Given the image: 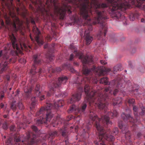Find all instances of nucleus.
<instances>
[{
    "mask_svg": "<svg viewBox=\"0 0 145 145\" xmlns=\"http://www.w3.org/2000/svg\"><path fill=\"white\" fill-rule=\"evenodd\" d=\"M71 4L75 10H80L78 14H75L72 18L73 24L81 25L82 23L90 24L88 27L87 32L92 30V24H99L101 29L97 37L100 39L103 36H105L107 26L105 20L107 19L105 11L97 9L108 7V12L113 17L120 19L123 16V12L130 6V4L136 5L139 7H143L145 10V0H106L107 4H101L97 0H65Z\"/></svg>",
    "mask_w": 145,
    "mask_h": 145,
    "instance_id": "nucleus-1",
    "label": "nucleus"
},
{
    "mask_svg": "<svg viewBox=\"0 0 145 145\" xmlns=\"http://www.w3.org/2000/svg\"><path fill=\"white\" fill-rule=\"evenodd\" d=\"M77 80L74 82V84H77L78 86H80L79 87L78 91L77 93L72 95V97L69 101H68V103H73L79 101L81 98V92H83V89L81 84H85L84 87V92L86 95V99L87 101L89 102L90 106L93 105L95 106L94 104L95 101H97L98 97H99L97 92L99 91H103L102 90H98L97 91L92 89V90L90 89L88 84L89 83L97 84V80L96 77L91 78V77L89 78L86 77H84L81 81V83L78 81V78L77 77Z\"/></svg>",
    "mask_w": 145,
    "mask_h": 145,
    "instance_id": "nucleus-2",
    "label": "nucleus"
},
{
    "mask_svg": "<svg viewBox=\"0 0 145 145\" xmlns=\"http://www.w3.org/2000/svg\"><path fill=\"white\" fill-rule=\"evenodd\" d=\"M99 82L101 84L105 85H109V86L108 87L105 88L103 91H99L97 92L99 97L97 101H95L94 103L95 105L94 106H97L100 109L104 110L105 112H106L107 110V106L108 104V100L110 99L112 94L114 95H115L119 91L118 89H116L112 92L111 88H119L120 86V82L114 80L109 83L108 78L105 77L101 78Z\"/></svg>",
    "mask_w": 145,
    "mask_h": 145,
    "instance_id": "nucleus-3",
    "label": "nucleus"
},
{
    "mask_svg": "<svg viewBox=\"0 0 145 145\" xmlns=\"http://www.w3.org/2000/svg\"><path fill=\"white\" fill-rule=\"evenodd\" d=\"M70 48L74 49L73 53L76 56L78 57L79 59L81 60L83 65V73L86 76L91 75L93 72L99 76L104 75L111 71L110 69L106 68L104 66L96 67L93 66L92 68L89 69L86 65L87 64H91L93 63L92 58L91 57L84 56L82 53L78 52L77 49L73 45H70Z\"/></svg>",
    "mask_w": 145,
    "mask_h": 145,
    "instance_id": "nucleus-4",
    "label": "nucleus"
},
{
    "mask_svg": "<svg viewBox=\"0 0 145 145\" xmlns=\"http://www.w3.org/2000/svg\"><path fill=\"white\" fill-rule=\"evenodd\" d=\"M64 104V102L63 100L58 101L55 103L54 105L50 102H46L45 106L41 107L35 114L36 116L42 115L36 120V124L39 126L43 123H46V122L49 121L53 116L51 110L53 107L57 109L59 107L63 106Z\"/></svg>",
    "mask_w": 145,
    "mask_h": 145,
    "instance_id": "nucleus-5",
    "label": "nucleus"
},
{
    "mask_svg": "<svg viewBox=\"0 0 145 145\" xmlns=\"http://www.w3.org/2000/svg\"><path fill=\"white\" fill-rule=\"evenodd\" d=\"M89 114L90 118L92 120L91 122L89 123V125H91L92 124L95 127H103L102 124H106L108 126L112 125V123L109 120V118L111 117L112 118L114 116H116L118 113L116 110H114L112 112H108V116L106 115H104L101 117V119L98 118L97 115L95 114V111L92 109L90 110Z\"/></svg>",
    "mask_w": 145,
    "mask_h": 145,
    "instance_id": "nucleus-6",
    "label": "nucleus"
},
{
    "mask_svg": "<svg viewBox=\"0 0 145 145\" xmlns=\"http://www.w3.org/2000/svg\"><path fill=\"white\" fill-rule=\"evenodd\" d=\"M34 132L28 131L26 136L23 135L14 137V141L16 145H33L36 142L35 139L38 135L37 127H32Z\"/></svg>",
    "mask_w": 145,
    "mask_h": 145,
    "instance_id": "nucleus-7",
    "label": "nucleus"
},
{
    "mask_svg": "<svg viewBox=\"0 0 145 145\" xmlns=\"http://www.w3.org/2000/svg\"><path fill=\"white\" fill-rule=\"evenodd\" d=\"M9 14L10 16H7V14L4 16L6 24L9 25H11L15 32L19 30L20 33L23 35H24V33L22 30L23 29L22 23L16 16L14 12L10 11Z\"/></svg>",
    "mask_w": 145,
    "mask_h": 145,
    "instance_id": "nucleus-8",
    "label": "nucleus"
},
{
    "mask_svg": "<svg viewBox=\"0 0 145 145\" xmlns=\"http://www.w3.org/2000/svg\"><path fill=\"white\" fill-rule=\"evenodd\" d=\"M97 131L98 133L99 137V141H95L94 143L97 145H99L100 144L102 145H105L103 144L102 139L104 138L106 140L111 142H112L114 139V137L111 135H109L107 133V131L105 130V127H96Z\"/></svg>",
    "mask_w": 145,
    "mask_h": 145,
    "instance_id": "nucleus-9",
    "label": "nucleus"
},
{
    "mask_svg": "<svg viewBox=\"0 0 145 145\" xmlns=\"http://www.w3.org/2000/svg\"><path fill=\"white\" fill-rule=\"evenodd\" d=\"M40 54H36L34 55L33 57V64L32 67V69L30 71V73L32 75L31 77V79L33 80L34 75L36 74H38L39 77H40V74L42 73H44L45 71L41 69H39V71H37L36 68L38 65L40 64L41 63V60L40 58Z\"/></svg>",
    "mask_w": 145,
    "mask_h": 145,
    "instance_id": "nucleus-10",
    "label": "nucleus"
},
{
    "mask_svg": "<svg viewBox=\"0 0 145 145\" xmlns=\"http://www.w3.org/2000/svg\"><path fill=\"white\" fill-rule=\"evenodd\" d=\"M68 79L67 77L64 76H63L59 78L58 79L54 78L50 83V84L52 85L49 91L47 93V96L50 97L51 94L54 93L55 91L54 88H57L60 86L61 84H65Z\"/></svg>",
    "mask_w": 145,
    "mask_h": 145,
    "instance_id": "nucleus-11",
    "label": "nucleus"
},
{
    "mask_svg": "<svg viewBox=\"0 0 145 145\" xmlns=\"http://www.w3.org/2000/svg\"><path fill=\"white\" fill-rule=\"evenodd\" d=\"M10 37L12 43V47L14 49H16L19 52L20 51V48L22 50H28L31 48V46L28 44H26L25 42H20L19 45L17 43V40L14 35L12 34Z\"/></svg>",
    "mask_w": 145,
    "mask_h": 145,
    "instance_id": "nucleus-12",
    "label": "nucleus"
},
{
    "mask_svg": "<svg viewBox=\"0 0 145 145\" xmlns=\"http://www.w3.org/2000/svg\"><path fill=\"white\" fill-rule=\"evenodd\" d=\"M9 57V55L6 51H0V58H2L4 60H6L4 62H2L0 64V73L7 70L8 68V64L12 62V59H8Z\"/></svg>",
    "mask_w": 145,
    "mask_h": 145,
    "instance_id": "nucleus-13",
    "label": "nucleus"
},
{
    "mask_svg": "<svg viewBox=\"0 0 145 145\" xmlns=\"http://www.w3.org/2000/svg\"><path fill=\"white\" fill-rule=\"evenodd\" d=\"M30 20L31 23L34 25L33 29V33L35 35V41L39 45H42L44 43L42 38L41 37V34L40 31L36 27L35 23L33 18L30 17Z\"/></svg>",
    "mask_w": 145,
    "mask_h": 145,
    "instance_id": "nucleus-14",
    "label": "nucleus"
},
{
    "mask_svg": "<svg viewBox=\"0 0 145 145\" xmlns=\"http://www.w3.org/2000/svg\"><path fill=\"white\" fill-rule=\"evenodd\" d=\"M87 106L86 104L84 102L82 103L79 107H78L75 105H73L68 110V112L69 113L74 112L76 114L84 113Z\"/></svg>",
    "mask_w": 145,
    "mask_h": 145,
    "instance_id": "nucleus-15",
    "label": "nucleus"
},
{
    "mask_svg": "<svg viewBox=\"0 0 145 145\" xmlns=\"http://www.w3.org/2000/svg\"><path fill=\"white\" fill-rule=\"evenodd\" d=\"M55 46V44H53L49 46H48L47 44L44 45V49L48 48V51L46 57L47 59L51 61L53 60L54 58V56L53 54V53L54 51Z\"/></svg>",
    "mask_w": 145,
    "mask_h": 145,
    "instance_id": "nucleus-16",
    "label": "nucleus"
},
{
    "mask_svg": "<svg viewBox=\"0 0 145 145\" xmlns=\"http://www.w3.org/2000/svg\"><path fill=\"white\" fill-rule=\"evenodd\" d=\"M17 107H18L20 109L22 110L24 108L21 101H18L16 103L15 101L12 102L10 105V108L13 111H15Z\"/></svg>",
    "mask_w": 145,
    "mask_h": 145,
    "instance_id": "nucleus-17",
    "label": "nucleus"
},
{
    "mask_svg": "<svg viewBox=\"0 0 145 145\" xmlns=\"http://www.w3.org/2000/svg\"><path fill=\"white\" fill-rule=\"evenodd\" d=\"M16 11L18 14H21L24 18L25 17L27 14V10L23 5H20L19 7H18L16 8Z\"/></svg>",
    "mask_w": 145,
    "mask_h": 145,
    "instance_id": "nucleus-18",
    "label": "nucleus"
},
{
    "mask_svg": "<svg viewBox=\"0 0 145 145\" xmlns=\"http://www.w3.org/2000/svg\"><path fill=\"white\" fill-rule=\"evenodd\" d=\"M59 132L56 131L52 132L49 133V135H47L45 136V138L44 139H48L50 140V142H49V144H53V142L52 141V139H53L54 137L57 136Z\"/></svg>",
    "mask_w": 145,
    "mask_h": 145,
    "instance_id": "nucleus-19",
    "label": "nucleus"
},
{
    "mask_svg": "<svg viewBox=\"0 0 145 145\" xmlns=\"http://www.w3.org/2000/svg\"><path fill=\"white\" fill-rule=\"evenodd\" d=\"M40 87L39 84H37L35 89V92L36 95L39 97L40 100H42L45 99V96L42 94L40 91Z\"/></svg>",
    "mask_w": 145,
    "mask_h": 145,
    "instance_id": "nucleus-20",
    "label": "nucleus"
},
{
    "mask_svg": "<svg viewBox=\"0 0 145 145\" xmlns=\"http://www.w3.org/2000/svg\"><path fill=\"white\" fill-rule=\"evenodd\" d=\"M121 116L124 121H125L129 120L130 122L132 123H134L135 122V120L129 114H126L123 113L121 114Z\"/></svg>",
    "mask_w": 145,
    "mask_h": 145,
    "instance_id": "nucleus-21",
    "label": "nucleus"
},
{
    "mask_svg": "<svg viewBox=\"0 0 145 145\" xmlns=\"http://www.w3.org/2000/svg\"><path fill=\"white\" fill-rule=\"evenodd\" d=\"M85 39L86 40L87 45H89L90 44L93 40V37L90 36L89 32H87L85 31L84 33Z\"/></svg>",
    "mask_w": 145,
    "mask_h": 145,
    "instance_id": "nucleus-22",
    "label": "nucleus"
},
{
    "mask_svg": "<svg viewBox=\"0 0 145 145\" xmlns=\"http://www.w3.org/2000/svg\"><path fill=\"white\" fill-rule=\"evenodd\" d=\"M62 70V68L60 67H58L56 68V69H55L52 67H49L48 69V72L49 73H50L51 72H52L53 73H55L56 71L58 72H60Z\"/></svg>",
    "mask_w": 145,
    "mask_h": 145,
    "instance_id": "nucleus-23",
    "label": "nucleus"
},
{
    "mask_svg": "<svg viewBox=\"0 0 145 145\" xmlns=\"http://www.w3.org/2000/svg\"><path fill=\"white\" fill-rule=\"evenodd\" d=\"M32 90V87H29L28 86L25 87L24 89V91L27 97L28 98L29 94Z\"/></svg>",
    "mask_w": 145,
    "mask_h": 145,
    "instance_id": "nucleus-24",
    "label": "nucleus"
},
{
    "mask_svg": "<svg viewBox=\"0 0 145 145\" xmlns=\"http://www.w3.org/2000/svg\"><path fill=\"white\" fill-rule=\"evenodd\" d=\"M122 100L120 97H118L115 99H113L112 100V104L114 106L117 105H119L122 102Z\"/></svg>",
    "mask_w": 145,
    "mask_h": 145,
    "instance_id": "nucleus-25",
    "label": "nucleus"
},
{
    "mask_svg": "<svg viewBox=\"0 0 145 145\" xmlns=\"http://www.w3.org/2000/svg\"><path fill=\"white\" fill-rule=\"evenodd\" d=\"M67 127H62L60 129V133L63 136L66 137L68 134V132L67 129Z\"/></svg>",
    "mask_w": 145,
    "mask_h": 145,
    "instance_id": "nucleus-26",
    "label": "nucleus"
},
{
    "mask_svg": "<svg viewBox=\"0 0 145 145\" xmlns=\"http://www.w3.org/2000/svg\"><path fill=\"white\" fill-rule=\"evenodd\" d=\"M139 16L138 14L137 13H131L129 16V18L131 20L134 21L135 19L137 18Z\"/></svg>",
    "mask_w": 145,
    "mask_h": 145,
    "instance_id": "nucleus-27",
    "label": "nucleus"
},
{
    "mask_svg": "<svg viewBox=\"0 0 145 145\" xmlns=\"http://www.w3.org/2000/svg\"><path fill=\"white\" fill-rule=\"evenodd\" d=\"M31 101H32V102L31 103V106H30V108L31 109L33 108L35 104V102L37 101L36 97H32L31 99Z\"/></svg>",
    "mask_w": 145,
    "mask_h": 145,
    "instance_id": "nucleus-28",
    "label": "nucleus"
},
{
    "mask_svg": "<svg viewBox=\"0 0 145 145\" xmlns=\"http://www.w3.org/2000/svg\"><path fill=\"white\" fill-rule=\"evenodd\" d=\"M122 69L121 65L120 64H118L114 67V71L116 72L117 71H121Z\"/></svg>",
    "mask_w": 145,
    "mask_h": 145,
    "instance_id": "nucleus-29",
    "label": "nucleus"
},
{
    "mask_svg": "<svg viewBox=\"0 0 145 145\" xmlns=\"http://www.w3.org/2000/svg\"><path fill=\"white\" fill-rule=\"evenodd\" d=\"M138 108L136 106H133V110L134 111V114L135 116V118L137 119L138 115Z\"/></svg>",
    "mask_w": 145,
    "mask_h": 145,
    "instance_id": "nucleus-30",
    "label": "nucleus"
},
{
    "mask_svg": "<svg viewBox=\"0 0 145 145\" xmlns=\"http://www.w3.org/2000/svg\"><path fill=\"white\" fill-rule=\"evenodd\" d=\"M135 102V100L133 99L128 98L125 101V103H128L129 105L133 104Z\"/></svg>",
    "mask_w": 145,
    "mask_h": 145,
    "instance_id": "nucleus-31",
    "label": "nucleus"
},
{
    "mask_svg": "<svg viewBox=\"0 0 145 145\" xmlns=\"http://www.w3.org/2000/svg\"><path fill=\"white\" fill-rule=\"evenodd\" d=\"M141 108L142 110V111L139 114L140 115L143 116L145 114V107L142 106V107H141Z\"/></svg>",
    "mask_w": 145,
    "mask_h": 145,
    "instance_id": "nucleus-32",
    "label": "nucleus"
},
{
    "mask_svg": "<svg viewBox=\"0 0 145 145\" xmlns=\"http://www.w3.org/2000/svg\"><path fill=\"white\" fill-rule=\"evenodd\" d=\"M63 121H64V119L61 118L59 116H58L56 117V123H57V121H60L62 122Z\"/></svg>",
    "mask_w": 145,
    "mask_h": 145,
    "instance_id": "nucleus-33",
    "label": "nucleus"
},
{
    "mask_svg": "<svg viewBox=\"0 0 145 145\" xmlns=\"http://www.w3.org/2000/svg\"><path fill=\"white\" fill-rule=\"evenodd\" d=\"M118 127H123L125 126V124L123 123V122L121 121L120 120L118 122Z\"/></svg>",
    "mask_w": 145,
    "mask_h": 145,
    "instance_id": "nucleus-34",
    "label": "nucleus"
},
{
    "mask_svg": "<svg viewBox=\"0 0 145 145\" xmlns=\"http://www.w3.org/2000/svg\"><path fill=\"white\" fill-rule=\"evenodd\" d=\"M46 39L48 41H50L52 40V38L49 35H48L46 38Z\"/></svg>",
    "mask_w": 145,
    "mask_h": 145,
    "instance_id": "nucleus-35",
    "label": "nucleus"
},
{
    "mask_svg": "<svg viewBox=\"0 0 145 145\" xmlns=\"http://www.w3.org/2000/svg\"><path fill=\"white\" fill-rule=\"evenodd\" d=\"M4 97V93L3 91L0 92V100H1Z\"/></svg>",
    "mask_w": 145,
    "mask_h": 145,
    "instance_id": "nucleus-36",
    "label": "nucleus"
},
{
    "mask_svg": "<svg viewBox=\"0 0 145 145\" xmlns=\"http://www.w3.org/2000/svg\"><path fill=\"white\" fill-rule=\"evenodd\" d=\"M4 97V93L3 91L0 92V100H1Z\"/></svg>",
    "mask_w": 145,
    "mask_h": 145,
    "instance_id": "nucleus-37",
    "label": "nucleus"
},
{
    "mask_svg": "<svg viewBox=\"0 0 145 145\" xmlns=\"http://www.w3.org/2000/svg\"><path fill=\"white\" fill-rule=\"evenodd\" d=\"M12 139L11 138H9L7 140L6 143V144L8 145L11 143Z\"/></svg>",
    "mask_w": 145,
    "mask_h": 145,
    "instance_id": "nucleus-38",
    "label": "nucleus"
},
{
    "mask_svg": "<svg viewBox=\"0 0 145 145\" xmlns=\"http://www.w3.org/2000/svg\"><path fill=\"white\" fill-rule=\"evenodd\" d=\"M74 117L73 116H68V118H67L66 119V120L67 121H69L72 118Z\"/></svg>",
    "mask_w": 145,
    "mask_h": 145,
    "instance_id": "nucleus-39",
    "label": "nucleus"
},
{
    "mask_svg": "<svg viewBox=\"0 0 145 145\" xmlns=\"http://www.w3.org/2000/svg\"><path fill=\"white\" fill-rule=\"evenodd\" d=\"M115 130L113 131V134L114 135H116L118 133V130L117 128V127H116V128L115 129Z\"/></svg>",
    "mask_w": 145,
    "mask_h": 145,
    "instance_id": "nucleus-40",
    "label": "nucleus"
},
{
    "mask_svg": "<svg viewBox=\"0 0 145 145\" xmlns=\"http://www.w3.org/2000/svg\"><path fill=\"white\" fill-rule=\"evenodd\" d=\"M10 76L9 75H7L4 77V78L6 79L8 81H9L10 80Z\"/></svg>",
    "mask_w": 145,
    "mask_h": 145,
    "instance_id": "nucleus-41",
    "label": "nucleus"
},
{
    "mask_svg": "<svg viewBox=\"0 0 145 145\" xmlns=\"http://www.w3.org/2000/svg\"><path fill=\"white\" fill-rule=\"evenodd\" d=\"M8 123L7 122L5 121L3 124V127H8Z\"/></svg>",
    "mask_w": 145,
    "mask_h": 145,
    "instance_id": "nucleus-42",
    "label": "nucleus"
},
{
    "mask_svg": "<svg viewBox=\"0 0 145 145\" xmlns=\"http://www.w3.org/2000/svg\"><path fill=\"white\" fill-rule=\"evenodd\" d=\"M74 56L73 54H71L70 56L69 59L70 60H72L74 58Z\"/></svg>",
    "mask_w": 145,
    "mask_h": 145,
    "instance_id": "nucleus-43",
    "label": "nucleus"
},
{
    "mask_svg": "<svg viewBox=\"0 0 145 145\" xmlns=\"http://www.w3.org/2000/svg\"><path fill=\"white\" fill-rule=\"evenodd\" d=\"M70 72L73 73L74 72H75V70L72 67H71L70 69Z\"/></svg>",
    "mask_w": 145,
    "mask_h": 145,
    "instance_id": "nucleus-44",
    "label": "nucleus"
},
{
    "mask_svg": "<svg viewBox=\"0 0 145 145\" xmlns=\"http://www.w3.org/2000/svg\"><path fill=\"white\" fill-rule=\"evenodd\" d=\"M100 62L101 64H105L106 63V62L103 60H102L100 61Z\"/></svg>",
    "mask_w": 145,
    "mask_h": 145,
    "instance_id": "nucleus-45",
    "label": "nucleus"
},
{
    "mask_svg": "<svg viewBox=\"0 0 145 145\" xmlns=\"http://www.w3.org/2000/svg\"><path fill=\"white\" fill-rule=\"evenodd\" d=\"M63 143H65L66 145H68V141L67 140H65V142H63Z\"/></svg>",
    "mask_w": 145,
    "mask_h": 145,
    "instance_id": "nucleus-46",
    "label": "nucleus"
},
{
    "mask_svg": "<svg viewBox=\"0 0 145 145\" xmlns=\"http://www.w3.org/2000/svg\"><path fill=\"white\" fill-rule=\"evenodd\" d=\"M4 105L2 103H1L0 105V107H1V108H2L3 107Z\"/></svg>",
    "mask_w": 145,
    "mask_h": 145,
    "instance_id": "nucleus-47",
    "label": "nucleus"
},
{
    "mask_svg": "<svg viewBox=\"0 0 145 145\" xmlns=\"http://www.w3.org/2000/svg\"><path fill=\"white\" fill-rule=\"evenodd\" d=\"M141 135V133L140 132H139V133H137V136L139 137H140V136Z\"/></svg>",
    "mask_w": 145,
    "mask_h": 145,
    "instance_id": "nucleus-48",
    "label": "nucleus"
},
{
    "mask_svg": "<svg viewBox=\"0 0 145 145\" xmlns=\"http://www.w3.org/2000/svg\"><path fill=\"white\" fill-rule=\"evenodd\" d=\"M24 122H24L25 123H26L29 124L30 123L29 121H27L26 120H24Z\"/></svg>",
    "mask_w": 145,
    "mask_h": 145,
    "instance_id": "nucleus-49",
    "label": "nucleus"
},
{
    "mask_svg": "<svg viewBox=\"0 0 145 145\" xmlns=\"http://www.w3.org/2000/svg\"><path fill=\"white\" fill-rule=\"evenodd\" d=\"M141 22H144V23H145V20L143 19L142 18L141 20Z\"/></svg>",
    "mask_w": 145,
    "mask_h": 145,
    "instance_id": "nucleus-50",
    "label": "nucleus"
},
{
    "mask_svg": "<svg viewBox=\"0 0 145 145\" xmlns=\"http://www.w3.org/2000/svg\"><path fill=\"white\" fill-rule=\"evenodd\" d=\"M29 7L32 10H33V8L31 4L29 5Z\"/></svg>",
    "mask_w": 145,
    "mask_h": 145,
    "instance_id": "nucleus-51",
    "label": "nucleus"
},
{
    "mask_svg": "<svg viewBox=\"0 0 145 145\" xmlns=\"http://www.w3.org/2000/svg\"><path fill=\"white\" fill-rule=\"evenodd\" d=\"M67 95V94L65 93H64L63 95H62V97H65V96Z\"/></svg>",
    "mask_w": 145,
    "mask_h": 145,
    "instance_id": "nucleus-52",
    "label": "nucleus"
},
{
    "mask_svg": "<svg viewBox=\"0 0 145 145\" xmlns=\"http://www.w3.org/2000/svg\"><path fill=\"white\" fill-rule=\"evenodd\" d=\"M1 25L2 26H3L4 25V23L3 21H2L1 23Z\"/></svg>",
    "mask_w": 145,
    "mask_h": 145,
    "instance_id": "nucleus-53",
    "label": "nucleus"
},
{
    "mask_svg": "<svg viewBox=\"0 0 145 145\" xmlns=\"http://www.w3.org/2000/svg\"><path fill=\"white\" fill-rule=\"evenodd\" d=\"M74 65H76V66H78V63L77 62H74Z\"/></svg>",
    "mask_w": 145,
    "mask_h": 145,
    "instance_id": "nucleus-54",
    "label": "nucleus"
},
{
    "mask_svg": "<svg viewBox=\"0 0 145 145\" xmlns=\"http://www.w3.org/2000/svg\"><path fill=\"white\" fill-rule=\"evenodd\" d=\"M53 34H54V35H53V37H54V38H55V36H56V33L55 32H54L53 33Z\"/></svg>",
    "mask_w": 145,
    "mask_h": 145,
    "instance_id": "nucleus-55",
    "label": "nucleus"
},
{
    "mask_svg": "<svg viewBox=\"0 0 145 145\" xmlns=\"http://www.w3.org/2000/svg\"><path fill=\"white\" fill-rule=\"evenodd\" d=\"M16 92H17L16 95L15 96H16L18 94H19V90H18V89L16 91Z\"/></svg>",
    "mask_w": 145,
    "mask_h": 145,
    "instance_id": "nucleus-56",
    "label": "nucleus"
},
{
    "mask_svg": "<svg viewBox=\"0 0 145 145\" xmlns=\"http://www.w3.org/2000/svg\"><path fill=\"white\" fill-rule=\"evenodd\" d=\"M30 39H31V40L32 41H33V38L32 37V36H31V34H30Z\"/></svg>",
    "mask_w": 145,
    "mask_h": 145,
    "instance_id": "nucleus-57",
    "label": "nucleus"
},
{
    "mask_svg": "<svg viewBox=\"0 0 145 145\" xmlns=\"http://www.w3.org/2000/svg\"><path fill=\"white\" fill-rule=\"evenodd\" d=\"M15 127H10V130L11 131H13Z\"/></svg>",
    "mask_w": 145,
    "mask_h": 145,
    "instance_id": "nucleus-58",
    "label": "nucleus"
},
{
    "mask_svg": "<svg viewBox=\"0 0 145 145\" xmlns=\"http://www.w3.org/2000/svg\"><path fill=\"white\" fill-rule=\"evenodd\" d=\"M3 117L4 118H7V116L6 115H4V116H3Z\"/></svg>",
    "mask_w": 145,
    "mask_h": 145,
    "instance_id": "nucleus-59",
    "label": "nucleus"
},
{
    "mask_svg": "<svg viewBox=\"0 0 145 145\" xmlns=\"http://www.w3.org/2000/svg\"><path fill=\"white\" fill-rule=\"evenodd\" d=\"M2 120V119H0V126H1V123Z\"/></svg>",
    "mask_w": 145,
    "mask_h": 145,
    "instance_id": "nucleus-60",
    "label": "nucleus"
},
{
    "mask_svg": "<svg viewBox=\"0 0 145 145\" xmlns=\"http://www.w3.org/2000/svg\"><path fill=\"white\" fill-rule=\"evenodd\" d=\"M51 15L52 17V18L54 17V16L53 15H52V14H51Z\"/></svg>",
    "mask_w": 145,
    "mask_h": 145,
    "instance_id": "nucleus-61",
    "label": "nucleus"
},
{
    "mask_svg": "<svg viewBox=\"0 0 145 145\" xmlns=\"http://www.w3.org/2000/svg\"><path fill=\"white\" fill-rule=\"evenodd\" d=\"M74 128H75V130H76L78 129V127H74Z\"/></svg>",
    "mask_w": 145,
    "mask_h": 145,
    "instance_id": "nucleus-62",
    "label": "nucleus"
},
{
    "mask_svg": "<svg viewBox=\"0 0 145 145\" xmlns=\"http://www.w3.org/2000/svg\"><path fill=\"white\" fill-rule=\"evenodd\" d=\"M18 3H20V0H17Z\"/></svg>",
    "mask_w": 145,
    "mask_h": 145,
    "instance_id": "nucleus-63",
    "label": "nucleus"
},
{
    "mask_svg": "<svg viewBox=\"0 0 145 145\" xmlns=\"http://www.w3.org/2000/svg\"><path fill=\"white\" fill-rule=\"evenodd\" d=\"M42 145H47L46 143H43Z\"/></svg>",
    "mask_w": 145,
    "mask_h": 145,
    "instance_id": "nucleus-64",
    "label": "nucleus"
}]
</instances>
